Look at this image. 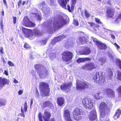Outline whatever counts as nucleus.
Instances as JSON below:
<instances>
[{"label": "nucleus", "instance_id": "1", "mask_svg": "<svg viewBox=\"0 0 121 121\" xmlns=\"http://www.w3.org/2000/svg\"><path fill=\"white\" fill-rule=\"evenodd\" d=\"M52 20L49 21L46 24V27L45 30L49 33L53 31V27L59 29L65 25L67 22L61 16L54 19V22L52 25Z\"/></svg>", "mask_w": 121, "mask_h": 121}, {"label": "nucleus", "instance_id": "2", "mask_svg": "<svg viewBox=\"0 0 121 121\" xmlns=\"http://www.w3.org/2000/svg\"><path fill=\"white\" fill-rule=\"evenodd\" d=\"M112 104L110 103L107 102L106 104L105 102H101L99 106V111L100 112L101 117L103 118L106 113H107L110 108L111 107Z\"/></svg>", "mask_w": 121, "mask_h": 121}, {"label": "nucleus", "instance_id": "3", "mask_svg": "<svg viewBox=\"0 0 121 121\" xmlns=\"http://www.w3.org/2000/svg\"><path fill=\"white\" fill-rule=\"evenodd\" d=\"M83 114L82 110L78 108H75L73 112V115L74 119L78 121L82 119Z\"/></svg>", "mask_w": 121, "mask_h": 121}, {"label": "nucleus", "instance_id": "4", "mask_svg": "<svg viewBox=\"0 0 121 121\" xmlns=\"http://www.w3.org/2000/svg\"><path fill=\"white\" fill-rule=\"evenodd\" d=\"M40 88L42 93L46 96L50 95V89L48 84H41Z\"/></svg>", "mask_w": 121, "mask_h": 121}, {"label": "nucleus", "instance_id": "5", "mask_svg": "<svg viewBox=\"0 0 121 121\" xmlns=\"http://www.w3.org/2000/svg\"><path fill=\"white\" fill-rule=\"evenodd\" d=\"M88 103L87 102L86 98L83 99L82 100V102L83 106L86 108H88L89 109H91L93 106V101L90 98L86 99Z\"/></svg>", "mask_w": 121, "mask_h": 121}, {"label": "nucleus", "instance_id": "6", "mask_svg": "<svg viewBox=\"0 0 121 121\" xmlns=\"http://www.w3.org/2000/svg\"><path fill=\"white\" fill-rule=\"evenodd\" d=\"M35 67L39 74L40 77L41 78H44L47 75L46 71L45 72L42 71L41 70V65H36L35 66Z\"/></svg>", "mask_w": 121, "mask_h": 121}, {"label": "nucleus", "instance_id": "7", "mask_svg": "<svg viewBox=\"0 0 121 121\" xmlns=\"http://www.w3.org/2000/svg\"><path fill=\"white\" fill-rule=\"evenodd\" d=\"M73 53L68 51H66L62 54V59L66 61H70L73 57Z\"/></svg>", "mask_w": 121, "mask_h": 121}, {"label": "nucleus", "instance_id": "8", "mask_svg": "<svg viewBox=\"0 0 121 121\" xmlns=\"http://www.w3.org/2000/svg\"><path fill=\"white\" fill-rule=\"evenodd\" d=\"M104 93L109 98H114L115 97V93L114 91L110 88L105 89L104 91Z\"/></svg>", "mask_w": 121, "mask_h": 121}, {"label": "nucleus", "instance_id": "9", "mask_svg": "<svg viewBox=\"0 0 121 121\" xmlns=\"http://www.w3.org/2000/svg\"><path fill=\"white\" fill-rule=\"evenodd\" d=\"M45 3L43 1L39 3V6L40 8L42 10V11L44 12L45 14L47 15H50V11L48 8H47L45 6Z\"/></svg>", "mask_w": 121, "mask_h": 121}, {"label": "nucleus", "instance_id": "10", "mask_svg": "<svg viewBox=\"0 0 121 121\" xmlns=\"http://www.w3.org/2000/svg\"><path fill=\"white\" fill-rule=\"evenodd\" d=\"M70 113L68 109L64 110L63 115L66 121H72L70 118Z\"/></svg>", "mask_w": 121, "mask_h": 121}, {"label": "nucleus", "instance_id": "11", "mask_svg": "<svg viewBox=\"0 0 121 121\" xmlns=\"http://www.w3.org/2000/svg\"><path fill=\"white\" fill-rule=\"evenodd\" d=\"M88 87L87 84H77L76 89L78 90L82 91L88 88Z\"/></svg>", "mask_w": 121, "mask_h": 121}, {"label": "nucleus", "instance_id": "12", "mask_svg": "<svg viewBox=\"0 0 121 121\" xmlns=\"http://www.w3.org/2000/svg\"><path fill=\"white\" fill-rule=\"evenodd\" d=\"M97 118V115L95 109H93L90 112V114L89 116V119L91 121H93L96 119Z\"/></svg>", "mask_w": 121, "mask_h": 121}, {"label": "nucleus", "instance_id": "13", "mask_svg": "<svg viewBox=\"0 0 121 121\" xmlns=\"http://www.w3.org/2000/svg\"><path fill=\"white\" fill-rule=\"evenodd\" d=\"M82 68L84 69L91 70L95 68V66L93 63H91L83 65Z\"/></svg>", "mask_w": 121, "mask_h": 121}, {"label": "nucleus", "instance_id": "14", "mask_svg": "<svg viewBox=\"0 0 121 121\" xmlns=\"http://www.w3.org/2000/svg\"><path fill=\"white\" fill-rule=\"evenodd\" d=\"M37 10L35 8H34L33 10L31 12V17H36L39 20H41V18L40 15L36 13Z\"/></svg>", "mask_w": 121, "mask_h": 121}, {"label": "nucleus", "instance_id": "15", "mask_svg": "<svg viewBox=\"0 0 121 121\" xmlns=\"http://www.w3.org/2000/svg\"><path fill=\"white\" fill-rule=\"evenodd\" d=\"M22 24L26 27H29L30 26V21L27 17L26 16L24 17Z\"/></svg>", "mask_w": 121, "mask_h": 121}, {"label": "nucleus", "instance_id": "16", "mask_svg": "<svg viewBox=\"0 0 121 121\" xmlns=\"http://www.w3.org/2000/svg\"><path fill=\"white\" fill-rule=\"evenodd\" d=\"M101 72H97L96 73V74L93 78V79L95 81V82L98 83L99 82L101 78Z\"/></svg>", "mask_w": 121, "mask_h": 121}, {"label": "nucleus", "instance_id": "17", "mask_svg": "<svg viewBox=\"0 0 121 121\" xmlns=\"http://www.w3.org/2000/svg\"><path fill=\"white\" fill-rule=\"evenodd\" d=\"M114 11L112 9L108 8L106 11L107 15L109 17H112L114 15Z\"/></svg>", "mask_w": 121, "mask_h": 121}, {"label": "nucleus", "instance_id": "18", "mask_svg": "<svg viewBox=\"0 0 121 121\" xmlns=\"http://www.w3.org/2000/svg\"><path fill=\"white\" fill-rule=\"evenodd\" d=\"M22 30L26 37H29L30 35V29L23 27Z\"/></svg>", "mask_w": 121, "mask_h": 121}, {"label": "nucleus", "instance_id": "19", "mask_svg": "<svg viewBox=\"0 0 121 121\" xmlns=\"http://www.w3.org/2000/svg\"><path fill=\"white\" fill-rule=\"evenodd\" d=\"M97 45L99 48L101 49L105 50L107 48V46L105 44L100 41L97 42Z\"/></svg>", "mask_w": 121, "mask_h": 121}, {"label": "nucleus", "instance_id": "20", "mask_svg": "<svg viewBox=\"0 0 121 121\" xmlns=\"http://www.w3.org/2000/svg\"><path fill=\"white\" fill-rule=\"evenodd\" d=\"M45 116H43V118L45 121H49V120L51 116V114L49 112L45 110L44 112Z\"/></svg>", "mask_w": 121, "mask_h": 121}, {"label": "nucleus", "instance_id": "21", "mask_svg": "<svg viewBox=\"0 0 121 121\" xmlns=\"http://www.w3.org/2000/svg\"><path fill=\"white\" fill-rule=\"evenodd\" d=\"M64 99L63 98L59 97L57 99V103L59 106H61L64 104Z\"/></svg>", "mask_w": 121, "mask_h": 121}, {"label": "nucleus", "instance_id": "22", "mask_svg": "<svg viewBox=\"0 0 121 121\" xmlns=\"http://www.w3.org/2000/svg\"><path fill=\"white\" fill-rule=\"evenodd\" d=\"M42 105V107L44 108L50 107L52 106L53 104L51 102L48 101H44Z\"/></svg>", "mask_w": 121, "mask_h": 121}, {"label": "nucleus", "instance_id": "23", "mask_svg": "<svg viewBox=\"0 0 121 121\" xmlns=\"http://www.w3.org/2000/svg\"><path fill=\"white\" fill-rule=\"evenodd\" d=\"M90 51L89 48L86 47L84 50L80 51V53L82 54L88 55L90 53Z\"/></svg>", "mask_w": 121, "mask_h": 121}, {"label": "nucleus", "instance_id": "24", "mask_svg": "<svg viewBox=\"0 0 121 121\" xmlns=\"http://www.w3.org/2000/svg\"><path fill=\"white\" fill-rule=\"evenodd\" d=\"M69 0H65V1L64 0H59L58 2L61 5L62 7L64 9L66 8V5L67 4V2L69 1Z\"/></svg>", "mask_w": 121, "mask_h": 121}, {"label": "nucleus", "instance_id": "25", "mask_svg": "<svg viewBox=\"0 0 121 121\" xmlns=\"http://www.w3.org/2000/svg\"><path fill=\"white\" fill-rule=\"evenodd\" d=\"M69 84H64L63 85L61 86H60L61 89L62 90H65L70 89V87L69 86Z\"/></svg>", "mask_w": 121, "mask_h": 121}, {"label": "nucleus", "instance_id": "26", "mask_svg": "<svg viewBox=\"0 0 121 121\" xmlns=\"http://www.w3.org/2000/svg\"><path fill=\"white\" fill-rule=\"evenodd\" d=\"M91 58H79L77 60V62L78 63L83 62L88 60H90Z\"/></svg>", "mask_w": 121, "mask_h": 121}, {"label": "nucleus", "instance_id": "27", "mask_svg": "<svg viewBox=\"0 0 121 121\" xmlns=\"http://www.w3.org/2000/svg\"><path fill=\"white\" fill-rule=\"evenodd\" d=\"M65 36L64 35H62L60 36H58L53 39V42L55 41H56L57 42H59L60 41L61 39L65 38Z\"/></svg>", "mask_w": 121, "mask_h": 121}, {"label": "nucleus", "instance_id": "28", "mask_svg": "<svg viewBox=\"0 0 121 121\" xmlns=\"http://www.w3.org/2000/svg\"><path fill=\"white\" fill-rule=\"evenodd\" d=\"M9 82V81L6 78H0V83H7Z\"/></svg>", "mask_w": 121, "mask_h": 121}, {"label": "nucleus", "instance_id": "29", "mask_svg": "<svg viewBox=\"0 0 121 121\" xmlns=\"http://www.w3.org/2000/svg\"><path fill=\"white\" fill-rule=\"evenodd\" d=\"M113 55V53L112 51L109 52L108 53V57L111 60H113L114 59Z\"/></svg>", "mask_w": 121, "mask_h": 121}, {"label": "nucleus", "instance_id": "30", "mask_svg": "<svg viewBox=\"0 0 121 121\" xmlns=\"http://www.w3.org/2000/svg\"><path fill=\"white\" fill-rule=\"evenodd\" d=\"M101 93L100 92H99L98 93L95 94L94 95V97L95 98L99 100L102 99L103 97L102 96H100L99 95Z\"/></svg>", "mask_w": 121, "mask_h": 121}, {"label": "nucleus", "instance_id": "31", "mask_svg": "<svg viewBox=\"0 0 121 121\" xmlns=\"http://www.w3.org/2000/svg\"><path fill=\"white\" fill-rule=\"evenodd\" d=\"M79 42L81 43L82 44H84L86 42V41L85 40V38L84 37H80L79 39Z\"/></svg>", "mask_w": 121, "mask_h": 121}, {"label": "nucleus", "instance_id": "32", "mask_svg": "<svg viewBox=\"0 0 121 121\" xmlns=\"http://www.w3.org/2000/svg\"><path fill=\"white\" fill-rule=\"evenodd\" d=\"M6 101L3 99L0 98V106H4L6 104Z\"/></svg>", "mask_w": 121, "mask_h": 121}, {"label": "nucleus", "instance_id": "33", "mask_svg": "<svg viewBox=\"0 0 121 121\" xmlns=\"http://www.w3.org/2000/svg\"><path fill=\"white\" fill-rule=\"evenodd\" d=\"M107 59V58L105 56H103L99 60L100 61L103 63H104Z\"/></svg>", "mask_w": 121, "mask_h": 121}, {"label": "nucleus", "instance_id": "34", "mask_svg": "<svg viewBox=\"0 0 121 121\" xmlns=\"http://www.w3.org/2000/svg\"><path fill=\"white\" fill-rule=\"evenodd\" d=\"M56 54L54 53H52L50 55V58L52 60H54L56 58Z\"/></svg>", "mask_w": 121, "mask_h": 121}, {"label": "nucleus", "instance_id": "35", "mask_svg": "<svg viewBox=\"0 0 121 121\" xmlns=\"http://www.w3.org/2000/svg\"><path fill=\"white\" fill-rule=\"evenodd\" d=\"M118 114L117 118H118L121 114V110L120 109H117L116 112V113L115 115V116H117Z\"/></svg>", "mask_w": 121, "mask_h": 121}, {"label": "nucleus", "instance_id": "36", "mask_svg": "<svg viewBox=\"0 0 121 121\" xmlns=\"http://www.w3.org/2000/svg\"><path fill=\"white\" fill-rule=\"evenodd\" d=\"M117 90L118 91V97L121 98V86H119L117 88Z\"/></svg>", "mask_w": 121, "mask_h": 121}, {"label": "nucleus", "instance_id": "37", "mask_svg": "<svg viewBox=\"0 0 121 121\" xmlns=\"http://www.w3.org/2000/svg\"><path fill=\"white\" fill-rule=\"evenodd\" d=\"M27 103L26 102H25L23 108V110L25 112H26L27 110Z\"/></svg>", "mask_w": 121, "mask_h": 121}, {"label": "nucleus", "instance_id": "38", "mask_svg": "<svg viewBox=\"0 0 121 121\" xmlns=\"http://www.w3.org/2000/svg\"><path fill=\"white\" fill-rule=\"evenodd\" d=\"M76 0H72V4L71 9V10L73 9L74 4L76 3Z\"/></svg>", "mask_w": 121, "mask_h": 121}, {"label": "nucleus", "instance_id": "39", "mask_svg": "<svg viewBox=\"0 0 121 121\" xmlns=\"http://www.w3.org/2000/svg\"><path fill=\"white\" fill-rule=\"evenodd\" d=\"M21 111L22 112V113L19 114L21 116L24 117H25V115L24 111L23 110V107H21Z\"/></svg>", "mask_w": 121, "mask_h": 121}, {"label": "nucleus", "instance_id": "40", "mask_svg": "<svg viewBox=\"0 0 121 121\" xmlns=\"http://www.w3.org/2000/svg\"><path fill=\"white\" fill-rule=\"evenodd\" d=\"M117 79L121 81V72H118L117 74Z\"/></svg>", "mask_w": 121, "mask_h": 121}, {"label": "nucleus", "instance_id": "41", "mask_svg": "<svg viewBox=\"0 0 121 121\" xmlns=\"http://www.w3.org/2000/svg\"><path fill=\"white\" fill-rule=\"evenodd\" d=\"M85 14L86 17L87 18L89 17L90 15L89 13L86 10H85Z\"/></svg>", "mask_w": 121, "mask_h": 121}, {"label": "nucleus", "instance_id": "42", "mask_svg": "<svg viewBox=\"0 0 121 121\" xmlns=\"http://www.w3.org/2000/svg\"><path fill=\"white\" fill-rule=\"evenodd\" d=\"M73 23L75 26H78L79 24L78 21L75 19H73Z\"/></svg>", "mask_w": 121, "mask_h": 121}, {"label": "nucleus", "instance_id": "43", "mask_svg": "<svg viewBox=\"0 0 121 121\" xmlns=\"http://www.w3.org/2000/svg\"><path fill=\"white\" fill-rule=\"evenodd\" d=\"M89 24V26L92 28H95V27L96 26V25L94 23L92 22L91 23L88 22Z\"/></svg>", "mask_w": 121, "mask_h": 121}, {"label": "nucleus", "instance_id": "44", "mask_svg": "<svg viewBox=\"0 0 121 121\" xmlns=\"http://www.w3.org/2000/svg\"><path fill=\"white\" fill-rule=\"evenodd\" d=\"M121 20V19L118 17L115 21L114 23L115 24L119 23Z\"/></svg>", "mask_w": 121, "mask_h": 121}, {"label": "nucleus", "instance_id": "45", "mask_svg": "<svg viewBox=\"0 0 121 121\" xmlns=\"http://www.w3.org/2000/svg\"><path fill=\"white\" fill-rule=\"evenodd\" d=\"M30 30L31 36V35H32V34L34 35L37 34H39V33H38V32L36 31H35V30H34L33 31V32H32V30Z\"/></svg>", "mask_w": 121, "mask_h": 121}, {"label": "nucleus", "instance_id": "46", "mask_svg": "<svg viewBox=\"0 0 121 121\" xmlns=\"http://www.w3.org/2000/svg\"><path fill=\"white\" fill-rule=\"evenodd\" d=\"M38 117L39 118V121H43L42 119L41 113L39 112V113L38 115Z\"/></svg>", "mask_w": 121, "mask_h": 121}, {"label": "nucleus", "instance_id": "47", "mask_svg": "<svg viewBox=\"0 0 121 121\" xmlns=\"http://www.w3.org/2000/svg\"><path fill=\"white\" fill-rule=\"evenodd\" d=\"M8 64L10 66H14V64L11 61H8Z\"/></svg>", "mask_w": 121, "mask_h": 121}, {"label": "nucleus", "instance_id": "48", "mask_svg": "<svg viewBox=\"0 0 121 121\" xmlns=\"http://www.w3.org/2000/svg\"><path fill=\"white\" fill-rule=\"evenodd\" d=\"M24 47L26 48H27L30 47V46L27 43H25L24 45Z\"/></svg>", "mask_w": 121, "mask_h": 121}, {"label": "nucleus", "instance_id": "49", "mask_svg": "<svg viewBox=\"0 0 121 121\" xmlns=\"http://www.w3.org/2000/svg\"><path fill=\"white\" fill-rule=\"evenodd\" d=\"M91 40H92L95 43H96V45H97V42H99V41H98L97 40V39L95 38H94L92 37L91 38Z\"/></svg>", "mask_w": 121, "mask_h": 121}, {"label": "nucleus", "instance_id": "50", "mask_svg": "<svg viewBox=\"0 0 121 121\" xmlns=\"http://www.w3.org/2000/svg\"><path fill=\"white\" fill-rule=\"evenodd\" d=\"M95 21L96 22L99 24H102V23L100 21V19L98 18H95Z\"/></svg>", "mask_w": 121, "mask_h": 121}, {"label": "nucleus", "instance_id": "51", "mask_svg": "<svg viewBox=\"0 0 121 121\" xmlns=\"http://www.w3.org/2000/svg\"><path fill=\"white\" fill-rule=\"evenodd\" d=\"M108 76L110 77V78H111V77L113 76V73L111 71L108 73Z\"/></svg>", "mask_w": 121, "mask_h": 121}, {"label": "nucleus", "instance_id": "52", "mask_svg": "<svg viewBox=\"0 0 121 121\" xmlns=\"http://www.w3.org/2000/svg\"><path fill=\"white\" fill-rule=\"evenodd\" d=\"M117 62L118 63L119 67L120 69H121V61L119 60H117Z\"/></svg>", "mask_w": 121, "mask_h": 121}, {"label": "nucleus", "instance_id": "53", "mask_svg": "<svg viewBox=\"0 0 121 121\" xmlns=\"http://www.w3.org/2000/svg\"><path fill=\"white\" fill-rule=\"evenodd\" d=\"M50 2V4L52 5H53L55 4V1L54 0H51Z\"/></svg>", "mask_w": 121, "mask_h": 121}, {"label": "nucleus", "instance_id": "54", "mask_svg": "<svg viewBox=\"0 0 121 121\" xmlns=\"http://www.w3.org/2000/svg\"><path fill=\"white\" fill-rule=\"evenodd\" d=\"M13 22L14 24H15L16 22V21L17 20V18L15 17H13Z\"/></svg>", "mask_w": 121, "mask_h": 121}, {"label": "nucleus", "instance_id": "55", "mask_svg": "<svg viewBox=\"0 0 121 121\" xmlns=\"http://www.w3.org/2000/svg\"><path fill=\"white\" fill-rule=\"evenodd\" d=\"M22 0H19L18 3V6L19 8L20 6H21V4L22 3Z\"/></svg>", "mask_w": 121, "mask_h": 121}, {"label": "nucleus", "instance_id": "56", "mask_svg": "<svg viewBox=\"0 0 121 121\" xmlns=\"http://www.w3.org/2000/svg\"><path fill=\"white\" fill-rule=\"evenodd\" d=\"M114 45L117 48V49L120 48V47L116 43H114Z\"/></svg>", "mask_w": 121, "mask_h": 121}, {"label": "nucleus", "instance_id": "57", "mask_svg": "<svg viewBox=\"0 0 121 121\" xmlns=\"http://www.w3.org/2000/svg\"><path fill=\"white\" fill-rule=\"evenodd\" d=\"M35 26V24L31 22V27H34Z\"/></svg>", "mask_w": 121, "mask_h": 121}, {"label": "nucleus", "instance_id": "58", "mask_svg": "<svg viewBox=\"0 0 121 121\" xmlns=\"http://www.w3.org/2000/svg\"><path fill=\"white\" fill-rule=\"evenodd\" d=\"M23 93V91L21 90H19L18 91V94L19 95L22 94Z\"/></svg>", "mask_w": 121, "mask_h": 121}, {"label": "nucleus", "instance_id": "59", "mask_svg": "<svg viewBox=\"0 0 121 121\" xmlns=\"http://www.w3.org/2000/svg\"><path fill=\"white\" fill-rule=\"evenodd\" d=\"M3 48L1 47L0 48V52L1 53H2V54H3L4 53V52L3 51Z\"/></svg>", "mask_w": 121, "mask_h": 121}, {"label": "nucleus", "instance_id": "60", "mask_svg": "<svg viewBox=\"0 0 121 121\" xmlns=\"http://www.w3.org/2000/svg\"><path fill=\"white\" fill-rule=\"evenodd\" d=\"M13 81L15 83H17L18 82V81L15 78H13Z\"/></svg>", "mask_w": 121, "mask_h": 121}, {"label": "nucleus", "instance_id": "61", "mask_svg": "<svg viewBox=\"0 0 121 121\" xmlns=\"http://www.w3.org/2000/svg\"><path fill=\"white\" fill-rule=\"evenodd\" d=\"M0 26H1V29L2 30H3V22L2 21H1L0 22Z\"/></svg>", "mask_w": 121, "mask_h": 121}, {"label": "nucleus", "instance_id": "62", "mask_svg": "<svg viewBox=\"0 0 121 121\" xmlns=\"http://www.w3.org/2000/svg\"><path fill=\"white\" fill-rule=\"evenodd\" d=\"M67 8L69 12H71V10L70 9V6H69V5H67Z\"/></svg>", "mask_w": 121, "mask_h": 121}, {"label": "nucleus", "instance_id": "63", "mask_svg": "<svg viewBox=\"0 0 121 121\" xmlns=\"http://www.w3.org/2000/svg\"><path fill=\"white\" fill-rule=\"evenodd\" d=\"M6 84H0V89L2 88V87Z\"/></svg>", "mask_w": 121, "mask_h": 121}, {"label": "nucleus", "instance_id": "64", "mask_svg": "<svg viewBox=\"0 0 121 121\" xmlns=\"http://www.w3.org/2000/svg\"><path fill=\"white\" fill-rule=\"evenodd\" d=\"M110 36L111 38L113 39H114L115 38V36L112 34H110Z\"/></svg>", "mask_w": 121, "mask_h": 121}]
</instances>
